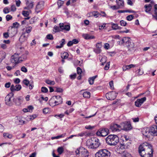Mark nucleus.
<instances>
[{
  "instance_id": "3c124183",
  "label": "nucleus",
  "mask_w": 157,
  "mask_h": 157,
  "mask_svg": "<svg viewBox=\"0 0 157 157\" xmlns=\"http://www.w3.org/2000/svg\"><path fill=\"white\" fill-rule=\"evenodd\" d=\"M23 82L26 86H28V85L29 84V81L27 79H24L23 81Z\"/></svg>"
},
{
  "instance_id": "c03bdc74",
  "label": "nucleus",
  "mask_w": 157,
  "mask_h": 157,
  "mask_svg": "<svg viewBox=\"0 0 157 157\" xmlns=\"http://www.w3.org/2000/svg\"><path fill=\"white\" fill-rule=\"evenodd\" d=\"M32 29V27L31 26H28L26 28L25 31L27 33H29L31 31Z\"/></svg>"
},
{
  "instance_id": "aec40b11",
  "label": "nucleus",
  "mask_w": 157,
  "mask_h": 157,
  "mask_svg": "<svg viewBox=\"0 0 157 157\" xmlns=\"http://www.w3.org/2000/svg\"><path fill=\"white\" fill-rule=\"evenodd\" d=\"M127 47L128 48V51L131 52L134 50V44L133 42L131 40L126 44Z\"/></svg>"
},
{
  "instance_id": "6ab92c4d",
  "label": "nucleus",
  "mask_w": 157,
  "mask_h": 157,
  "mask_svg": "<svg viewBox=\"0 0 157 157\" xmlns=\"http://www.w3.org/2000/svg\"><path fill=\"white\" fill-rule=\"evenodd\" d=\"M100 15L99 13L97 11H94L90 12L88 13L87 14V16L88 17L94 16L96 18L98 17Z\"/></svg>"
},
{
  "instance_id": "5fc2aeb1",
  "label": "nucleus",
  "mask_w": 157,
  "mask_h": 157,
  "mask_svg": "<svg viewBox=\"0 0 157 157\" xmlns=\"http://www.w3.org/2000/svg\"><path fill=\"white\" fill-rule=\"evenodd\" d=\"M22 14L25 17H28L29 14L28 11H22Z\"/></svg>"
},
{
  "instance_id": "13d9d810",
  "label": "nucleus",
  "mask_w": 157,
  "mask_h": 157,
  "mask_svg": "<svg viewBox=\"0 0 157 157\" xmlns=\"http://www.w3.org/2000/svg\"><path fill=\"white\" fill-rule=\"evenodd\" d=\"M6 57V53L4 52H2V56L1 57V61L4 59Z\"/></svg>"
},
{
  "instance_id": "4be33fe9",
  "label": "nucleus",
  "mask_w": 157,
  "mask_h": 157,
  "mask_svg": "<svg viewBox=\"0 0 157 157\" xmlns=\"http://www.w3.org/2000/svg\"><path fill=\"white\" fill-rule=\"evenodd\" d=\"M56 97L55 96H53L49 100V105L52 107L55 106L56 105Z\"/></svg>"
},
{
  "instance_id": "72a5a7b5",
  "label": "nucleus",
  "mask_w": 157,
  "mask_h": 157,
  "mask_svg": "<svg viewBox=\"0 0 157 157\" xmlns=\"http://www.w3.org/2000/svg\"><path fill=\"white\" fill-rule=\"evenodd\" d=\"M89 134L88 133L86 132H81L80 133H78L77 135H75V136H79L81 137L83 136H89Z\"/></svg>"
},
{
  "instance_id": "412c9836",
  "label": "nucleus",
  "mask_w": 157,
  "mask_h": 157,
  "mask_svg": "<svg viewBox=\"0 0 157 157\" xmlns=\"http://www.w3.org/2000/svg\"><path fill=\"white\" fill-rule=\"evenodd\" d=\"M21 88V85H16L14 86L13 85H12L10 87V89L11 92H13L14 91H19Z\"/></svg>"
},
{
  "instance_id": "4c0bfd02",
  "label": "nucleus",
  "mask_w": 157,
  "mask_h": 157,
  "mask_svg": "<svg viewBox=\"0 0 157 157\" xmlns=\"http://www.w3.org/2000/svg\"><path fill=\"white\" fill-rule=\"evenodd\" d=\"M122 157H132L131 155L128 152L123 151Z\"/></svg>"
},
{
  "instance_id": "a18cd8bd",
  "label": "nucleus",
  "mask_w": 157,
  "mask_h": 157,
  "mask_svg": "<svg viewBox=\"0 0 157 157\" xmlns=\"http://www.w3.org/2000/svg\"><path fill=\"white\" fill-rule=\"evenodd\" d=\"M17 121H18L19 122V123L18 124L19 125H23L25 123V121L22 120L20 118H18Z\"/></svg>"
},
{
  "instance_id": "338daca9",
  "label": "nucleus",
  "mask_w": 157,
  "mask_h": 157,
  "mask_svg": "<svg viewBox=\"0 0 157 157\" xmlns=\"http://www.w3.org/2000/svg\"><path fill=\"white\" fill-rule=\"evenodd\" d=\"M4 130V126L1 124H0V132H2Z\"/></svg>"
},
{
  "instance_id": "6e6552de",
  "label": "nucleus",
  "mask_w": 157,
  "mask_h": 157,
  "mask_svg": "<svg viewBox=\"0 0 157 157\" xmlns=\"http://www.w3.org/2000/svg\"><path fill=\"white\" fill-rule=\"evenodd\" d=\"M13 94L12 93H10L5 98V103L6 105L9 106H11L13 105V102L12 99L14 101L13 98Z\"/></svg>"
},
{
  "instance_id": "0eeeda50",
  "label": "nucleus",
  "mask_w": 157,
  "mask_h": 157,
  "mask_svg": "<svg viewBox=\"0 0 157 157\" xmlns=\"http://www.w3.org/2000/svg\"><path fill=\"white\" fill-rule=\"evenodd\" d=\"M110 152L106 149H103L99 150L95 154L96 157H109L110 156Z\"/></svg>"
},
{
  "instance_id": "f704fd0d",
  "label": "nucleus",
  "mask_w": 157,
  "mask_h": 157,
  "mask_svg": "<svg viewBox=\"0 0 157 157\" xmlns=\"http://www.w3.org/2000/svg\"><path fill=\"white\" fill-rule=\"evenodd\" d=\"M112 28L114 30H117V29H120L121 27L119 26L117 24L111 23Z\"/></svg>"
},
{
  "instance_id": "de8ad7c7",
  "label": "nucleus",
  "mask_w": 157,
  "mask_h": 157,
  "mask_svg": "<svg viewBox=\"0 0 157 157\" xmlns=\"http://www.w3.org/2000/svg\"><path fill=\"white\" fill-rule=\"evenodd\" d=\"M27 5V7H25V9H31L33 6V2H32V3H29V4Z\"/></svg>"
},
{
  "instance_id": "8fccbe9b",
  "label": "nucleus",
  "mask_w": 157,
  "mask_h": 157,
  "mask_svg": "<svg viewBox=\"0 0 157 157\" xmlns=\"http://www.w3.org/2000/svg\"><path fill=\"white\" fill-rule=\"evenodd\" d=\"M27 109L29 112H32L33 111V109L34 108L32 105H29L27 107Z\"/></svg>"
},
{
  "instance_id": "cd10ccee",
  "label": "nucleus",
  "mask_w": 157,
  "mask_h": 157,
  "mask_svg": "<svg viewBox=\"0 0 157 157\" xmlns=\"http://www.w3.org/2000/svg\"><path fill=\"white\" fill-rule=\"evenodd\" d=\"M116 2L119 8L123 7L124 6V1L123 0H116Z\"/></svg>"
},
{
  "instance_id": "79ce46f5",
  "label": "nucleus",
  "mask_w": 157,
  "mask_h": 157,
  "mask_svg": "<svg viewBox=\"0 0 157 157\" xmlns=\"http://www.w3.org/2000/svg\"><path fill=\"white\" fill-rule=\"evenodd\" d=\"M36 117V115L34 114L33 115H32L29 116L27 117V120L28 121L30 120H32L35 119Z\"/></svg>"
},
{
  "instance_id": "c85d7f7f",
  "label": "nucleus",
  "mask_w": 157,
  "mask_h": 157,
  "mask_svg": "<svg viewBox=\"0 0 157 157\" xmlns=\"http://www.w3.org/2000/svg\"><path fill=\"white\" fill-rule=\"evenodd\" d=\"M144 7L145 9V11L146 13H149L151 9L152 6L151 4H149L148 5H145L144 6Z\"/></svg>"
},
{
  "instance_id": "864d4df0",
  "label": "nucleus",
  "mask_w": 157,
  "mask_h": 157,
  "mask_svg": "<svg viewBox=\"0 0 157 157\" xmlns=\"http://www.w3.org/2000/svg\"><path fill=\"white\" fill-rule=\"evenodd\" d=\"M21 71L25 73L27 72L28 71L27 69L24 66L21 67Z\"/></svg>"
},
{
  "instance_id": "473e14b6",
  "label": "nucleus",
  "mask_w": 157,
  "mask_h": 157,
  "mask_svg": "<svg viewBox=\"0 0 157 157\" xmlns=\"http://www.w3.org/2000/svg\"><path fill=\"white\" fill-rule=\"evenodd\" d=\"M3 136L5 139H11L13 137V135L7 132H4L3 133Z\"/></svg>"
},
{
  "instance_id": "69168bd1",
  "label": "nucleus",
  "mask_w": 157,
  "mask_h": 157,
  "mask_svg": "<svg viewBox=\"0 0 157 157\" xmlns=\"http://www.w3.org/2000/svg\"><path fill=\"white\" fill-rule=\"evenodd\" d=\"M102 45L101 43H97L96 44V47L97 48L100 49Z\"/></svg>"
},
{
  "instance_id": "4d7b16f0",
  "label": "nucleus",
  "mask_w": 157,
  "mask_h": 157,
  "mask_svg": "<svg viewBox=\"0 0 157 157\" xmlns=\"http://www.w3.org/2000/svg\"><path fill=\"white\" fill-rule=\"evenodd\" d=\"M109 85L111 89L112 90H113L114 89V87L113 86V81H111L109 82Z\"/></svg>"
},
{
  "instance_id": "e433bc0d",
  "label": "nucleus",
  "mask_w": 157,
  "mask_h": 157,
  "mask_svg": "<svg viewBox=\"0 0 157 157\" xmlns=\"http://www.w3.org/2000/svg\"><path fill=\"white\" fill-rule=\"evenodd\" d=\"M61 31V29L60 27H59L57 26H55L53 28V31L55 33L59 32Z\"/></svg>"
},
{
  "instance_id": "680f3d73",
  "label": "nucleus",
  "mask_w": 157,
  "mask_h": 157,
  "mask_svg": "<svg viewBox=\"0 0 157 157\" xmlns=\"http://www.w3.org/2000/svg\"><path fill=\"white\" fill-rule=\"evenodd\" d=\"M110 7L113 10H117L119 8V7L118 6H117L115 5L111 6H110Z\"/></svg>"
},
{
  "instance_id": "ea45409f",
  "label": "nucleus",
  "mask_w": 157,
  "mask_h": 157,
  "mask_svg": "<svg viewBox=\"0 0 157 157\" xmlns=\"http://www.w3.org/2000/svg\"><path fill=\"white\" fill-rule=\"evenodd\" d=\"M57 151L59 155L61 154L64 151L63 148L62 147H59L57 149Z\"/></svg>"
},
{
  "instance_id": "9b49d317",
  "label": "nucleus",
  "mask_w": 157,
  "mask_h": 157,
  "mask_svg": "<svg viewBox=\"0 0 157 157\" xmlns=\"http://www.w3.org/2000/svg\"><path fill=\"white\" fill-rule=\"evenodd\" d=\"M121 126L116 124H111L110 129L113 132L120 131V129L121 128Z\"/></svg>"
},
{
  "instance_id": "f257e3e1",
  "label": "nucleus",
  "mask_w": 157,
  "mask_h": 157,
  "mask_svg": "<svg viewBox=\"0 0 157 157\" xmlns=\"http://www.w3.org/2000/svg\"><path fill=\"white\" fill-rule=\"evenodd\" d=\"M139 153L141 157H152L153 150L150 144H141L138 148Z\"/></svg>"
},
{
  "instance_id": "4468645a",
  "label": "nucleus",
  "mask_w": 157,
  "mask_h": 157,
  "mask_svg": "<svg viewBox=\"0 0 157 157\" xmlns=\"http://www.w3.org/2000/svg\"><path fill=\"white\" fill-rule=\"evenodd\" d=\"M146 98L145 97H144L141 99H137L135 102V105L138 107H140L142 104L146 101Z\"/></svg>"
},
{
  "instance_id": "c9c22d12",
  "label": "nucleus",
  "mask_w": 157,
  "mask_h": 157,
  "mask_svg": "<svg viewBox=\"0 0 157 157\" xmlns=\"http://www.w3.org/2000/svg\"><path fill=\"white\" fill-rule=\"evenodd\" d=\"M90 93L89 92L86 91L83 93V95L84 97L86 98H89L90 97Z\"/></svg>"
},
{
  "instance_id": "f8f14e48",
  "label": "nucleus",
  "mask_w": 157,
  "mask_h": 157,
  "mask_svg": "<svg viewBox=\"0 0 157 157\" xmlns=\"http://www.w3.org/2000/svg\"><path fill=\"white\" fill-rule=\"evenodd\" d=\"M116 93L114 91H111L106 94V98L110 100H114L116 98Z\"/></svg>"
},
{
  "instance_id": "49530a36",
  "label": "nucleus",
  "mask_w": 157,
  "mask_h": 157,
  "mask_svg": "<svg viewBox=\"0 0 157 157\" xmlns=\"http://www.w3.org/2000/svg\"><path fill=\"white\" fill-rule=\"evenodd\" d=\"M46 37L47 39L51 40H53L54 39L52 35L51 34H48L47 35Z\"/></svg>"
},
{
  "instance_id": "423d86ee",
  "label": "nucleus",
  "mask_w": 157,
  "mask_h": 157,
  "mask_svg": "<svg viewBox=\"0 0 157 157\" xmlns=\"http://www.w3.org/2000/svg\"><path fill=\"white\" fill-rule=\"evenodd\" d=\"M75 154L79 157H88L89 153L87 150L83 147H80L77 148L75 151Z\"/></svg>"
},
{
  "instance_id": "052dcab7",
  "label": "nucleus",
  "mask_w": 157,
  "mask_h": 157,
  "mask_svg": "<svg viewBox=\"0 0 157 157\" xmlns=\"http://www.w3.org/2000/svg\"><path fill=\"white\" fill-rule=\"evenodd\" d=\"M77 71L78 74H81L82 72V70L80 67H78L77 68Z\"/></svg>"
},
{
  "instance_id": "774afa93",
  "label": "nucleus",
  "mask_w": 157,
  "mask_h": 157,
  "mask_svg": "<svg viewBox=\"0 0 157 157\" xmlns=\"http://www.w3.org/2000/svg\"><path fill=\"white\" fill-rule=\"evenodd\" d=\"M94 52L98 54L101 52V50L100 49H95L94 50Z\"/></svg>"
},
{
  "instance_id": "0e129e2a",
  "label": "nucleus",
  "mask_w": 157,
  "mask_h": 157,
  "mask_svg": "<svg viewBox=\"0 0 157 157\" xmlns=\"http://www.w3.org/2000/svg\"><path fill=\"white\" fill-rule=\"evenodd\" d=\"M3 11L5 13H9V9L7 7L5 8L4 9Z\"/></svg>"
},
{
  "instance_id": "bf43d9fd",
  "label": "nucleus",
  "mask_w": 157,
  "mask_h": 157,
  "mask_svg": "<svg viewBox=\"0 0 157 157\" xmlns=\"http://www.w3.org/2000/svg\"><path fill=\"white\" fill-rule=\"evenodd\" d=\"M12 18V17L10 15H7L6 16V19L7 21L11 20Z\"/></svg>"
},
{
  "instance_id": "2eb2a0df",
  "label": "nucleus",
  "mask_w": 157,
  "mask_h": 157,
  "mask_svg": "<svg viewBox=\"0 0 157 157\" xmlns=\"http://www.w3.org/2000/svg\"><path fill=\"white\" fill-rule=\"evenodd\" d=\"M151 136H157V126L154 125L151 126L150 128Z\"/></svg>"
},
{
  "instance_id": "7ed1b4c3",
  "label": "nucleus",
  "mask_w": 157,
  "mask_h": 157,
  "mask_svg": "<svg viewBox=\"0 0 157 157\" xmlns=\"http://www.w3.org/2000/svg\"><path fill=\"white\" fill-rule=\"evenodd\" d=\"M29 54V52L28 51H25L21 56L20 53H15L11 57V62L15 64L20 63L27 59V55Z\"/></svg>"
},
{
  "instance_id": "393cba45",
  "label": "nucleus",
  "mask_w": 157,
  "mask_h": 157,
  "mask_svg": "<svg viewBox=\"0 0 157 157\" xmlns=\"http://www.w3.org/2000/svg\"><path fill=\"white\" fill-rule=\"evenodd\" d=\"M25 33H23L19 39V41L21 43L27 40V37L25 36Z\"/></svg>"
},
{
  "instance_id": "a19ab883",
  "label": "nucleus",
  "mask_w": 157,
  "mask_h": 157,
  "mask_svg": "<svg viewBox=\"0 0 157 157\" xmlns=\"http://www.w3.org/2000/svg\"><path fill=\"white\" fill-rule=\"evenodd\" d=\"M46 83L49 85H54L55 84V82L54 81H51L48 79H47L45 81Z\"/></svg>"
},
{
  "instance_id": "2f4dec72",
  "label": "nucleus",
  "mask_w": 157,
  "mask_h": 157,
  "mask_svg": "<svg viewBox=\"0 0 157 157\" xmlns=\"http://www.w3.org/2000/svg\"><path fill=\"white\" fill-rule=\"evenodd\" d=\"M131 40L130 38L126 37H124L121 40V43H125L126 44H128V43Z\"/></svg>"
},
{
  "instance_id": "09e8293b",
  "label": "nucleus",
  "mask_w": 157,
  "mask_h": 157,
  "mask_svg": "<svg viewBox=\"0 0 157 157\" xmlns=\"http://www.w3.org/2000/svg\"><path fill=\"white\" fill-rule=\"evenodd\" d=\"M57 3L58 7H60L63 4V2L60 0H59L58 1Z\"/></svg>"
},
{
  "instance_id": "a878e982",
  "label": "nucleus",
  "mask_w": 157,
  "mask_h": 157,
  "mask_svg": "<svg viewBox=\"0 0 157 157\" xmlns=\"http://www.w3.org/2000/svg\"><path fill=\"white\" fill-rule=\"evenodd\" d=\"M135 66L136 65H135L132 64H131L128 65H124L123 67V71H124L129 70L132 68L135 67Z\"/></svg>"
},
{
  "instance_id": "5701e85b",
  "label": "nucleus",
  "mask_w": 157,
  "mask_h": 157,
  "mask_svg": "<svg viewBox=\"0 0 157 157\" xmlns=\"http://www.w3.org/2000/svg\"><path fill=\"white\" fill-rule=\"evenodd\" d=\"M124 143L121 144L120 146V148L121 149H125L126 148H129L130 145L131 144L130 142H128L126 141H124Z\"/></svg>"
},
{
  "instance_id": "dca6fc26",
  "label": "nucleus",
  "mask_w": 157,
  "mask_h": 157,
  "mask_svg": "<svg viewBox=\"0 0 157 157\" xmlns=\"http://www.w3.org/2000/svg\"><path fill=\"white\" fill-rule=\"evenodd\" d=\"M19 24L17 22H15L13 23V25L11 27V31H12V34L14 35L17 33V29L19 26Z\"/></svg>"
},
{
  "instance_id": "37998d69",
  "label": "nucleus",
  "mask_w": 157,
  "mask_h": 157,
  "mask_svg": "<svg viewBox=\"0 0 157 157\" xmlns=\"http://www.w3.org/2000/svg\"><path fill=\"white\" fill-rule=\"evenodd\" d=\"M134 16L133 15H130L126 17V19L129 21H130L133 19Z\"/></svg>"
},
{
  "instance_id": "603ef678",
  "label": "nucleus",
  "mask_w": 157,
  "mask_h": 157,
  "mask_svg": "<svg viewBox=\"0 0 157 157\" xmlns=\"http://www.w3.org/2000/svg\"><path fill=\"white\" fill-rule=\"evenodd\" d=\"M120 25L121 26H125L126 25L127 23L125 21L122 20L120 21Z\"/></svg>"
},
{
  "instance_id": "e2e57ef3",
  "label": "nucleus",
  "mask_w": 157,
  "mask_h": 157,
  "mask_svg": "<svg viewBox=\"0 0 157 157\" xmlns=\"http://www.w3.org/2000/svg\"><path fill=\"white\" fill-rule=\"evenodd\" d=\"M66 135L65 133L62 134L58 136H56V139H59V138L64 137Z\"/></svg>"
},
{
  "instance_id": "9d476101",
  "label": "nucleus",
  "mask_w": 157,
  "mask_h": 157,
  "mask_svg": "<svg viewBox=\"0 0 157 157\" xmlns=\"http://www.w3.org/2000/svg\"><path fill=\"white\" fill-rule=\"evenodd\" d=\"M122 128L121 129L125 131H128L132 128L130 122L129 121H125L122 124Z\"/></svg>"
},
{
  "instance_id": "6e6d98bb",
  "label": "nucleus",
  "mask_w": 157,
  "mask_h": 157,
  "mask_svg": "<svg viewBox=\"0 0 157 157\" xmlns=\"http://www.w3.org/2000/svg\"><path fill=\"white\" fill-rule=\"evenodd\" d=\"M41 91L43 93H47L48 92V89L44 87H42L41 88Z\"/></svg>"
},
{
  "instance_id": "20e7f679",
  "label": "nucleus",
  "mask_w": 157,
  "mask_h": 157,
  "mask_svg": "<svg viewBox=\"0 0 157 157\" xmlns=\"http://www.w3.org/2000/svg\"><path fill=\"white\" fill-rule=\"evenodd\" d=\"M99 140L96 137H94L88 140L86 142L87 146L90 149H96L100 145Z\"/></svg>"
},
{
  "instance_id": "bb28decb",
  "label": "nucleus",
  "mask_w": 157,
  "mask_h": 157,
  "mask_svg": "<svg viewBox=\"0 0 157 157\" xmlns=\"http://www.w3.org/2000/svg\"><path fill=\"white\" fill-rule=\"evenodd\" d=\"M82 36L86 40L94 39L95 38V37L94 36H90L89 34H83L82 35Z\"/></svg>"
},
{
  "instance_id": "b1692460",
  "label": "nucleus",
  "mask_w": 157,
  "mask_h": 157,
  "mask_svg": "<svg viewBox=\"0 0 157 157\" xmlns=\"http://www.w3.org/2000/svg\"><path fill=\"white\" fill-rule=\"evenodd\" d=\"M56 97V105H58L59 104H61L63 102V99L59 96H55Z\"/></svg>"
},
{
  "instance_id": "39448f33",
  "label": "nucleus",
  "mask_w": 157,
  "mask_h": 157,
  "mask_svg": "<svg viewBox=\"0 0 157 157\" xmlns=\"http://www.w3.org/2000/svg\"><path fill=\"white\" fill-rule=\"evenodd\" d=\"M106 143L111 146H115L119 141L118 136L115 135H110L105 139Z\"/></svg>"
},
{
  "instance_id": "ddd939ff",
  "label": "nucleus",
  "mask_w": 157,
  "mask_h": 157,
  "mask_svg": "<svg viewBox=\"0 0 157 157\" xmlns=\"http://www.w3.org/2000/svg\"><path fill=\"white\" fill-rule=\"evenodd\" d=\"M151 131L149 128H144L142 131V133L143 135L147 138H149L150 136H151Z\"/></svg>"
},
{
  "instance_id": "f03ea898",
  "label": "nucleus",
  "mask_w": 157,
  "mask_h": 157,
  "mask_svg": "<svg viewBox=\"0 0 157 157\" xmlns=\"http://www.w3.org/2000/svg\"><path fill=\"white\" fill-rule=\"evenodd\" d=\"M29 54V52L28 51H25L21 56L20 53H15L11 57V62L15 64L20 63L27 59V55Z\"/></svg>"
},
{
  "instance_id": "1a4fd4ad",
  "label": "nucleus",
  "mask_w": 157,
  "mask_h": 157,
  "mask_svg": "<svg viewBox=\"0 0 157 157\" xmlns=\"http://www.w3.org/2000/svg\"><path fill=\"white\" fill-rule=\"evenodd\" d=\"M109 130L107 128H103L99 129L96 132L97 136H105L108 134Z\"/></svg>"
},
{
  "instance_id": "7c9ffc66",
  "label": "nucleus",
  "mask_w": 157,
  "mask_h": 157,
  "mask_svg": "<svg viewBox=\"0 0 157 157\" xmlns=\"http://www.w3.org/2000/svg\"><path fill=\"white\" fill-rule=\"evenodd\" d=\"M60 44V45H57L56 46V48H62L63 45L65 43V40L64 39H62L59 42Z\"/></svg>"
},
{
  "instance_id": "a211bd4d",
  "label": "nucleus",
  "mask_w": 157,
  "mask_h": 157,
  "mask_svg": "<svg viewBox=\"0 0 157 157\" xmlns=\"http://www.w3.org/2000/svg\"><path fill=\"white\" fill-rule=\"evenodd\" d=\"M59 26L61 29V31L65 30L68 31L70 29V26L69 25H64L63 23H60L59 24Z\"/></svg>"
},
{
  "instance_id": "c756f323",
  "label": "nucleus",
  "mask_w": 157,
  "mask_h": 157,
  "mask_svg": "<svg viewBox=\"0 0 157 157\" xmlns=\"http://www.w3.org/2000/svg\"><path fill=\"white\" fill-rule=\"evenodd\" d=\"M98 76L97 75H96L89 78L88 79V82L89 84L91 85H93L94 84V80L98 77Z\"/></svg>"
},
{
  "instance_id": "f3484780",
  "label": "nucleus",
  "mask_w": 157,
  "mask_h": 157,
  "mask_svg": "<svg viewBox=\"0 0 157 157\" xmlns=\"http://www.w3.org/2000/svg\"><path fill=\"white\" fill-rule=\"evenodd\" d=\"M44 2L43 1L39 2L37 5L35 9L36 11L38 13L40 12L44 7Z\"/></svg>"
},
{
  "instance_id": "58836bf2",
  "label": "nucleus",
  "mask_w": 157,
  "mask_h": 157,
  "mask_svg": "<svg viewBox=\"0 0 157 157\" xmlns=\"http://www.w3.org/2000/svg\"><path fill=\"white\" fill-rule=\"evenodd\" d=\"M68 54L67 52H64L62 54L61 57L62 59H65L68 57Z\"/></svg>"
}]
</instances>
